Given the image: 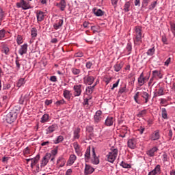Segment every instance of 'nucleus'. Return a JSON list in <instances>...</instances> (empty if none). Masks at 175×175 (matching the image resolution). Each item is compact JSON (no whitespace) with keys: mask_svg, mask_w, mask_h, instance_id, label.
I'll return each instance as SVG.
<instances>
[{"mask_svg":"<svg viewBox=\"0 0 175 175\" xmlns=\"http://www.w3.org/2000/svg\"><path fill=\"white\" fill-rule=\"evenodd\" d=\"M166 103H167V100L165 98L160 99V105H165Z\"/></svg>","mask_w":175,"mask_h":175,"instance_id":"obj_61","label":"nucleus"},{"mask_svg":"<svg viewBox=\"0 0 175 175\" xmlns=\"http://www.w3.org/2000/svg\"><path fill=\"white\" fill-rule=\"evenodd\" d=\"M18 113L16 110L13 109L10 112H5L4 115V120H5L8 124H12L15 120H17Z\"/></svg>","mask_w":175,"mask_h":175,"instance_id":"obj_4","label":"nucleus"},{"mask_svg":"<svg viewBox=\"0 0 175 175\" xmlns=\"http://www.w3.org/2000/svg\"><path fill=\"white\" fill-rule=\"evenodd\" d=\"M144 131H146V128H144V126H140L138 129V132H139L140 135H143Z\"/></svg>","mask_w":175,"mask_h":175,"instance_id":"obj_54","label":"nucleus"},{"mask_svg":"<svg viewBox=\"0 0 175 175\" xmlns=\"http://www.w3.org/2000/svg\"><path fill=\"white\" fill-rule=\"evenodd\" d=\"M64 142V136L59 135L57 139L54 141L55 144H58L59 143H62Z\"/></svg>","mask_w":175,"mask_h":175,"instance_id":"obj_43","label":"nucleus"},{"mask_svg":"<svg viewBox=\"0 0 175 175\" xmlns=\"http://www.w3.org/2000/svg\"><path fill=\"white\" fill-rule=\"evenodd\" d=\"M15 64H16V68L18 70V69H20V68L21 66V64H20V60L16 59V62H15Z\"/></svg>","mask_w":175,"mask_h":175,"instance_id":"obj_59","label":"nucleus"},{"mask_svg":"<svg viewBox=\"0 0 175 175\" xmlns=\"http://www.w3.org/2000/svg\"><path fill=\"white\" fill-rule=\"evenodd\" d=\"M94 124H99L102 121V111L98 110L94 116Z\"/></svg>","mask_w":175,"mask_h":175,"instance_id":"obj_11","label":"nucleus"},{"mask_svg":"<svg viewBox=\"0 0 175 175\" xmlns=\"http://www.w3.org/2000/svg\"><path fill=\"white\" fill-rule=\"evenodd\" d=\"M92 157L94 159L93 161V163L94 165H98L99 163V159H98V157H96V154L95 153V149H92Z\"/></svg>","mask_w":175,"mask_h":175,"instance_id":"obj_33","label":"nucleus"},{"mask_svg":"<svg viewBox=\"0 0 175 175\" xmlns=\"http://www.w3.org/2000/svg\"><path fill=\"white\" fill-rule=\"evenodd\" d=\"M73 147L75 148V152L77 154H79V152H80V145H79V143L74 142L73 143Z\"/></svg>","mask_w":175,"mask_h":175,"instance_id":"obj_41","label":"nucleus"},{"mask_svg":"<svg viewBox=\"0 0 175 175\" xmlns=\"http://www.w3.org/2000/svg\"><path fill=\"white\" fill-rule=\"evenodd\" d=\"M63 96H64L65 99H68V100H70L72 98V93L70 90H64L63 91Z\"/></svg>","mask_w":175,"mask_h":175,"instance_id":"obj_26","label":"nucleus"},{"mask_svg":"<svg viewBox=\"0 0 175 175\" xmlns=\"http://www.w3.org/2000/svg\"><path fill=\"white\" fill-rule=\"evenodd\" d=\"M24 84H25V79L24 78H21L16 83V87L20 88V87H23Z\"/></svg>","mask_w":175,"mask_h":175,"instance_id":"obj_37","label":"nucleus"},{"mask_svg":"<svg viewBox=\"0 0 175 175\" xmlns=\"http://www.w3.org/2000/svg\"><path fill=\"white\" fill-rule=\"evenodd\" d=\"M126 49L129 53L128 54H131V53H132V43L129 42L126 45Z\"/></svg>","mask_w":175,"mask_h":175,"instance_id":"obj_50","label":"nucleus"},{"mask_svg":"<svg viewBox=\"0 0 175 175\" xmlns=\"http://www.w3.org/2000/svg\"><path fill=\"white\" fill-rule=\"evenodd\" d=\"M165 95V88L160 87L159 89L156 90L154 93V98H157V96H162Z\"/></svg>","mask_w":175,"mask_h":175,"instance_id":"obj_15","label":"nucleus"},{"mask_svg":"<svg viewBox=\"0 0 175 175\" xmlns=\"http://www.w3.org/2000/svg\"><path fill=\"white\" fill-rule=\"evenodd\" d=\"M93 13L97 17H101V16H103L105 14V12L102 11L100 9H93Z\"/></svg>","mask_w":175,"mask_h":175,"instance_id":"obj_28","label":"nucleus"},{"mask_svg":"<svg viewBox=\"0 0 175 175\" xmlns=\"http://www.w3.org/2000/svg\"><path fill=\"white\" fill-rule=\"evenodd\" d=\"M120 166H122V167H123L124 169H131V167H132V165H131V164H129L125 161H122L120 163Z\"/></svg>","mask_w":175,"mask_h":175,"instance_id":"obj_36","label":"nucleus"},{"mask_svg":"<svg viewBox=\"0 0 175 175\" xmlns=\"http://www.w3.org/2000/svg\"><path fill=\"white\" fill-rule=\"evenodd\" d=\"M6 35V30L5 29H2L0 30V40H2Z\"/></svg>","mask_w":175,"mask_h":175,"instance_id":"obj_48","label":"nucleus"},{"mask_svg":"<svg viewBox=\"0 0 175 175\" xmlns=\"http://www.w3.org/2000/svg\"><path fill=\"white\" fill-rule=\"evenodd\" d=\"M129 8H131V1H126L124 5V12L126 13L129 12Z\"/></svg>","mask_w":175,"mask_h":175,"instance_id":"obj_40","label":"nucleus"},{"mask_svg":"<svg viewBox=\"0 0 175 175\" xmlns=\"http://www.w3.org/2000/svg\"><path fill=\"white\" fill-rule=\"evenodd\" d=\"M94 81L95 77L90 75H86L85 77H83V84H85V85H92Z\"/></svg>","mask_w":175,"mask_h":175,"instance_id":"obj_8","label":"nucleus"},{"mask_svg":"<svg viewBox=\"0 0 175 175\" xmlns=\"http://www.w3.org/2000/svg\"><path fill=\"white\" fill-rule=\"evenodd\" d=\"M50 159H51V154L49 152L46 153V154L41 160L40 167H44L47 163H49V161H50Z\"/></svg>","mask_w":175,"mask_h":175,"instance_id":"obj_7","label":"nucleus"},{"mask_svg":"<svg viewBox=\"0 0 175 175\" xmlns=\"http://www.w3.org/2000/svg\"><path fill=\"white\" fill-rule=\"evenodd\" d=\"M59 9L62 12H64L66 8V1L65 0H61L59 3Z\"/></svg>","mask_w":175,"mask_h":175,"instance_id":"obj_34","label":"nucleus"},{"mask_svg":"<svg viewBox=\"0 0 175 175\" xmlns=\"http://www.w3.org/2000/svg\"><path fill=\"white\" fill-rule=\"evenodd\" d=\"M90 158H91V148L88 147L85 153V162H88V161H90Z\"/></svg>","mask_w":175,"mask_h":175,"instance_id":"obj_27","label":"nucleus"},{"mask_svg":"<svg viewBox=\"0 0 175 175\" xmlns=\"http://www.w3.org/2000/svg\"><path fill=\"white\" fill-rule=\"evenodd\" d=\"M65 103V100L62 99L56 102L57 106H60V105H64Z\"/></svg>","mask_w":175,"mask_h":175,"instance_id":"obj_56","label":"nucleus"},{"mask_svg":"<svg viewBox=\"0 0 175 175\" xmlns=\"http://www.w3.org/2000/svg\"><path fill=\"white\" fill-rule=\"evenodd\" d=\"M27 51H28V44H24L21 46L18 50V54H20V55H24V54H27Z\"/></svg>","mask_w":175,"mask_h":175,"instance_id":"obj_17","label":"nucleus"},{"mask_svg":"<svg viewBox=\"0 0 175 175\" xmlns=\"http://www.w3.org/2000/svg\"><path fill=\"white\" fill-rule=\"evenodd\" d=\"M161 116L162 118H163L164 120H167V111H166V108L161 109Z\"/></svg>","mask_w":175,"mask_h":175,"instance_id":"obj_39","label":"nucleus"},{"mask_svg":"<svg viewBox=\"0 0 175 175\" xmlns=\"http://www.w3.org/2000/svg\"><path fill=\"white\" fill-rule=\"evenodd\" d=\"M119 83H120V79H118V80L117 81V82H116L115 83L113 84V86H112V88H111V90H114V88H116V87H118Z\"/></svg>","mask_w":175,"mask_h":175,"instance_id":"obj_57","label":"nucleus"},{"mask_svg":"<svg viewBox=\"0 0 175 175\" xmlns=\"http://www.w3.org/2000/svg\"><path fill=\"white\" fill-rule=\"evenodd\" d=\"M113 123H114V118L111 116L107 117L105 122V124L106 125V126H113Z\"/></svg>","mask_w":175,"mask_h":175,"instance_id":"obj_24","label":"nucleus"},{"mask_svg":"<svg viewBox=\"0 0 175 175\" xmlns=\"http://www.w3.org/2000/svg\"><path fill=\"white\" fill-rule=\"evenodd\" d=\"M161 158L163 163H165V162H169V156H167V153L163 152V154L161 156Z\"/></svg>","mask_w":175,"mask_h":175,"instance_id":"obj_42","label":"nucleus"},{"mask_svg":"<svg viewBox=\"0 0 175 175\" xmlns=\"http://www.w3.org/2000/svg\"><path fill=\"white\" fill-rule=\"evenodd\" d=\"M146 114H147V109H144L138 113L137 117L140 118L142 117H144Z\"/></svg>","mask_w":175,"mask_h":175,"instance_id":"obj_49","label":"nucleus"},{"mask_svg":"<svg viewBox=\"0 0 175 175\" xmlns=\"http://www.w3.org/2000/svg\"><path fill=\"white\" fill-rule=\"evenodd\" d=\"M31 151L29 150V148L27 147L24 151H23V154L25 157H27V155H28V154H30Z\"/></svg>","mask_w":175,"mask_h":175,"instance_id":"obj_53","label":"nucleus"},{"mask_svg":"<svg viewBox=\"0 0 175 175\" xmlns=\"http://www.w3.org/2000/svg\"><path fill=\"white\" fill-rule=\"evenodd\" d=\"M1 51H2V53H4V54H5V55H8V54H9V51H10L9 47H8V46L3 47V49Z\"/></svg>","mask_w":175,"mask_h":175,"instance_id":"obj_52","label":"nucleus"},{"mask_svg":"<svg viewBox=\"0 0 175 175\" xmlns=\"http://www.w3.org/2000/svg\"><path fill=\"white\" fill-rule=\"evenodd\" d=\"M5 18V12L2 8H0V21L3 20Z\"/></svg>","mask_w":175,"mask_h":175,"instance_id":"obj_51","label":"nucleus"},{"mask_svg":"<svg viewBox=\"0 0 175 175\" xmlns=\"http://www.w3.org/2000/svg\"><path fill=\"white\" fill-rule=\"evenodd\" d=\"M124 66V62H121L119 64H115L113 66L115 72H120L121 69H122V67Z\"/></svg>","mask_w":175,"mask_h":175,"instance_id":"obj_29","label":"nucleus"},{"mask_svg":"<svg viewBox=\"0 0 175 175\" xmlns=\"http://www.w3.org/2000/svg\"><path fill=\"white\" fill-rule=\"evenodd\" d=\"M37 20L38 21H43L44 20V14L42 11L37 12Z\"/></svg>","mask_w":175,"mask_h":175,"instance_id":"obj_31","label":"nucleus"},{"mask_svg":"<svg viewBox=\"0 0 175 175\" xmlns=\"http://www.w3.org/2000/svg\"><path fill=\"white\" fill-rule=\"evenodd\" d=\"M157 5H158V2L157 1L152 2L151 4L148 7V10H154V9H155Z\"/></svg>","mask_w":175,"mask_h":175,"instance_id":"obj_44","label":"nucleus"},{"mask_svg":"<svg viewBox=\"0 0 175 175\" xmlns=\"http://www.w3.org/2000/svg\"><path fill=\"white\" fill-rule=\"evenodd\" d=\"M65 163H66V159L62 157H59L57 160V167L59 169V167H64L65 166Z\"/></svg>","mask_w":175,"mask_h":175,"instance_id":"obj_14","label":"nucleus"},{"mask_svg":"<svg viewBox=\"0 0 175 175\" xmlns=\"http://www.w3.org/2000/svg\"><path fill=\"white\" fill-rule=\"evenodd\" d=\"M83 55H84V54L83 53V52H78V53H75V57H81Z\"/></svg>","mask_w":175,"mask_h":175,"instance_id":"obj_62","label":"nucleus"},{"mask_svg":"<svg viewBox=\"0 0 175 175\" xmlns=\"http://www.w3.org/2000/svg\"><path fill=\"white\" fill-rule=\"evenodd\" d=\"M161 174V165H157L154 169L148 173V175H159Z\"/></svg>","mask_w":175,"mask_h":175,"instance_id":"obj_18","label":"nucleus"},{"mask_svg":"<svg viewBox=\"0 0 175 175\" xmlns=\"http://www.w3.org/2000/svg\"><path fill=\"white\" fill-rule=\"evenodd\" d=\"M127 144L129 148H131V150H135V148H136V139H129Z\"/></svg>","mask_w":175,"mask_h":175,"instance_id":"obj_22","label":"nucleus"},{"mask_svg":"<svg viewBox=\"0 0 175 175\" xmlns=\"http://www.w3.org/2000/svg\"><path fill=\"white\" fill-rule=\"evenodd\" d=\"M16 7L20 8H21L23 10H27L31 8L29 3L25 0H21L19 2L16 3Z\"/></svg>","mask_w":175,"mask_h":175,"instance_id":"obj_6","label":"nucleus"},{"mask_svg":"<svg viewBox=\"0 0 175 175\" xmlns=\"http://www.w3.org/2000/svg\"><path fill=\"white\" fill-rule=\"evenodd\" d=\"M73 96L76 98L77 96H80L81 93L83 92V85L81 84H76L73 86Z\"/></svg>","mask_w":175,"mask_h":175,"instance_id":"obj_5","label":"nucleus"},{"mask_svg":"<svg viewBox=\"0 0 175 175\" xmlns=\"http://www.w3.org/2000/svg\"><path fill=\"white\" fill-rule=\"evenodd\" d=\"M49 118H50V116H49V114H47V113L44 114L42 116L41 120H40L41 124H44L46 122H49Z\"/></svg>","mask_w":175,"mask_h":175,"instance_id":"obj_30","label":"nucleus"},{"mask_svg":"<svg viewBox=\"0 0 175 175\" xmlns=\"http://www.w3.org/2000/svg\"><path fill=\"white\" fill-rule=\"evenodd\" d=\"M146 54L150 57H152V55L155 54V46H153L152 48L149 49L147 51Z\"/></svg>","mask_w":175,"mask_h":175,"instance_id":"obj_38","label":"nucleus"},{"mask_svg":"<svg viewBox=\"0 0 175 175\" xmlns=\"http://www.w3.org/2000/svg\"><path fill=\"white\" fill-rule=\"evenodd\" d=\"M161 139V135L159 134V130H156L150 136V139L155 142Z\"/></svg>","mask_w":175,"mask_h":175,"instance_id":"obj_12","label":"nucleus"},{"mask_svg":"<svg viewBox=\"0 0 175 175\" xmlns=\"http://www.w3.org/2000/svg\"><path fill=\"white\" fill-rule=\"evenodd\" d=\"M118 155V149L116 148H111L109 152L106 155V161L110 162V163H114V161L117 159Z\"/></svg>","mask_w":175,"mask_h":175,"instance_id":"obj_3","label":"nucleus"},{"mask_svg":"<svg viewBox=\"0 0 175 175\" xmlns=\"http://www.w3.org/2000/svg\"><path fill=\"white\" fill-rule=\"evenodd\" d=\"M138 84L139 87H142V85H144L146 84V81L144 78V72H142L139 75V77L137 79Z\"/></svg>","mask_w":175,"mask_h":175,"instance_id":"obj_19","label":"nucleus"},{"mask_svg":"<svg viewBox=\"0 0 175 175\" xmlns=\"http://www.w3.org/2000/svg\"><path fill=\"white\" fill-rule=\"evenodd\" d=\"M31 35L32 38H36V36H38V30L36 28L33 27L31 29Z\"/></svg>","mask_w":175,"mask_h":175,"instance_id":"obj_47","label":"nucleus"},{"mask_svg":"<svg viewBox=\"0 0 175 175\" xmlns=\"http://www.w3.org/2000/svg\"><path fill=\"white\" fill-rule=\"evenodd\" d=\"M133 99L137 105H146L151 99V96L147 92H137Z\"/></svg>","mask_w":175,"mask_h":175,"instance_id":"obj_1","label":"nucleus"},{"mask_svg":"<svg viewBox=\"0 0 175 175\" xmlns=\"http://www.w3.org/2000/svg\"><path fill=\"white\" fill-rule=\"evenodd\" d=\"M158 148L157 147H153L151 149H150L149 150H148L146 152L147 155H148V157H154L155 155V152H158Z\"/></svg>","mask_w":175,"mask_h":175,"instance_id":"obj_23","label":"nucleus"},{"mask_svg":"<svg viewBox=\"0 0 175 175\" xmlns=\"http://www.w3.org/2000/svg\"><path fill=\"white\" fill-rule=\"evenodd\" d=\"M64 25V19H59L57 23H55L53 27L55 29H59V27Z\"/></svg>","mask_w":175,"mask_h":175,"instance_id":"obj_35","label":"nucleus"},{"mask_svg":"<svg viewBox=\"0 0 175 175\" xmlns=\"http://www.w3.org/2000/svg\"><path fill=\"white\" fill-rule=\"evenodd\" d=\"M129 133V131L128 129V127L126 126H122L119 129V137H126V135Z\"/></svg>","mask_w":175,"mask_h":175,"instance_id":"obj_9","label":"nucleus"},{"mask_svg":"<svg viewBox=\"0 0 175 175\" xmlns=\"http://www.w3.org/2000/svg\"><path fill=\"white\" fill-rule=\"evenodd\" d=\"M71 72L72 75H74V76H77V77H79V75L81 73V70L73 67L71 68Z\"/></svg>","mask_w":175,"mask_h":175,"instance_id":"obj_32","label":"nucleus"},{"mask_svg":"<svg viewBox=\"0 0 175 175\" xmlns=\"http://www.w3.org/2000/svg\"><path fill=\"white\" fill-rule=\"evenodd\" d=\"M152 77H153V79L155 80H159V79H162V77H163L161 71L158 70H154L152 72Z\"/></svg>","mask_w":175,"mask_h":175,"instance_id":"obj_13","label":"nucleus"},{"mask_svg":"<svg viewBox=\"0 0 175 175\" xmlns=\"http://www.w3.org/2000/svg\"><path fill=\"white\" fill-rule=\"evenodd\" d=\"M111 4L114 8H117V5L118 3V0H111Z\"/></svg>","mask_w":175,"mask_h":175,"instance_id":"obj_55","label":"nucleus"},{"mask_svg":"<svg viewBox=\"0 0 175 175\" xmlns=\"http://www.w3.org/2000/svg\"><path fill=\"white\" fill-rule=\"evenodd\" d=\"M39 159H40V155L37 154L35 158L31 159V168L33 169V166L39 162Z\"/></svg>","mask_w":175,"mask_h":175,"instance_id":"obj_25","label":"nucleus"},{"mask_svg":"<svg viewBox=\"0 0 175 175\" xmlns=\"http://www.w3.org/2000/svg\"><path fill=\"white\" fill-rule=\"evenodd\" d=\"M76 159H77V157L75 154H70V157L67 161V166H72L75 162H76Z\"/></svg>","mask_w":175,"mask_h":175,"instance_id":"obj_20","label":"nucleus"},{"mask_svg":"<svg viewBox=\"0 0 175 175\" xmlns=\"http://www.w3.org/2000/svg\"><path fill=\"white\" fill-rule=\"evenodd\" d=\"M95 89V86H88L86 88L87 94H92L94 92V90Z\"/></svg>","mask_w":175,"mask_h":175,"instance_id":"obj_45","label":"nucleus"},{"mask_svg":"<svg viewBox=\"0 0 175 175\" xmlns=\"http://www.w3.org/2000/svg\"><path fill=\"white\" fill-rule=\"evenodd\" d=\"M80 133H81V129L80 127H75L73 130V140H79L81 136Z\"/></svg>","mask_w":175,"mask_h":175,"instance_id":"obj_10","label":"nucleus"},{"mask_svg":"<svg viewBox=\"0 0 175 175\" xmlns=\"http://www.w3.org/2000/svg\"><path fill=\"white\" fill-rule=\"evenodd\" d=\"M50 81L55 83L57 81V77L56 76H51L50 77Z\"/></svg>","mask_w":175,"mask_h":175,"instance_id":"obj_63","label":"nucleus"},{"mask_svg":"<svg viewBox=\"0 0 175 175\" xmlns=\"http://www.w3.org/2000/svg\"><path fill=\"white\" fill-rule=\"evenodd\" d=\"M95 172V169L88 164H85V174H92Z\"/></svg>","mask_w":175,"mask_h":175,"instance_id":"obj_21","label":"nucleus"},{"mask_svg":"<svg viewBox=\"0 0 175 175\" xmlns=\"http://www.w3.org/2000/svg\"><path fill=\"white\" fill-rule=\"evenodd\" d=\"M72 173H73V171L72 170V169H68L66 172V175H72Z\"/></svg>","mask_w":175,"mask_h":175,"instance_id":"obj_64","label":"nucleus"},{"mask_svg":"<svg viewBox=\"0 0 175 175\" xmlns=\"http://www.w3.org/2000/svg\"><path fill=\"white\" fill-rule=\"evenodd\" d=\"M143 38V30L142 29V27L140 26H136L134 28V32H133V42L135 46H140L142 41Z\"/></svg>","mask_w":175,"mask_h":175,"instance_id":"obj_2","label":"nucleus"},{"mask_svg":"<svg viewBox=\"0 0 175 175\" xmlns=\"http://www.w3.org/2000/svg\"><path fill=\"white\" fill-rule=\"evenodd\" d=\"M58 129V124H53L51 126H49L46 129V135H49L50 133H53V132H55Z\"/></svg>","mask_w":175,"mask_h":175,"instance_id":"obj_16","label":"nucleus"},{"mask_svg":"<svg viewBox=\"0 0 175 175\" xmlns=\"http://www.w3.org/2000/svg\"><path fill=\"white\" fill-rule=\"evenodd\" d=\"M85 66H86L87 69H91V66H92V62H88L85 64Z\"/></svg>","mask_w":175,"mask_h":175,"instance_id":"obj_60","label":"nucleus"},{"mask_svg":"<svg viewBox=\"0 0 175 175\" xmlns=\"http://www.w3.org/2000/svg\"><path fill=\"white\" fill-rule=\"evenodd\" d=\"M161 40L164 44H167V38H166L165 36H162Z\"/></svg>","mask_w":175,"mask_h":175,"instance_id":"obj_58","label":"nucleus"},{"mask_svg":"<svg viewBox=\"0 0 175 175\" xmlns=\"http://www.w3.org/2000/svg\"><path fill=\"white\" fill-rule=\"evenodd\" d=\"M23 42L24 41L23 40V36L21 35H18L16 37L17 44L20 46V44H23Z\"/></svg>","mask_w":175,"mask_h":175,"instance_id":"obj_46","label":"nucleus"}]
</instances>
